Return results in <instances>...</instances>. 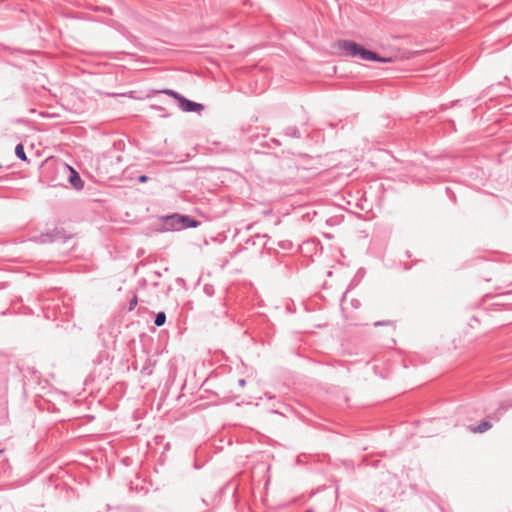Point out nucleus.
<instances>
[{
    "label": "nucleus",
    "instance_id": "obj_1",
    "mask_svg": "<svg viewBox=\"0 0 512 512\" xmlns=\"http://www.w3.org/2000/svg\"><path fill=\"white\" fill-rule=\"evenodd\" d=\"M337 47L342 55L358 57L362 46L351 40H340L337 43Z\"/></svg>",
    "mask_w": 512,
    "mask_h": 512
},
{
    "label": "nucleus",
    "instance_id": "obj_2",
    "mask_svg": "<svg viewBox=\"0 0 512 512\" xmlns=\"http://www.w3.org/2000/svg\"><path fill=\"white\" fill-rule=\"evenodd\" d=\"M169 219L177 220L178 224H173L174 230H181V229H185V228H196L200 224L199 221H197L196 219L191 218L190 216H187V215L175 214V215L170 216Z\"/></svg>",
    "mask_w": 512,
    "mask_h": 512
},
{
    "label": "nucleus",
    "instance_id": "obj_3",
    "mask_svg": "<svg viewBox=\"0 0 512 512\" xmlns=\"http://www.w3.org/2000/svg\"><path fill=\"white\" fill-rule=\"evenodd\" d=\"M179 107L184 112H200L204 109V106L201 103H197L186 99L184 96L179 100Z\"/></svg>",
    "mask_w": 512,
    "mask_h": 512
},
{
    "label": "nucleus",
    "instance_id": "obj_4",
    "mask_svg": "<svg viewBox=\"0 0 512 512\" xmlns=\"http://www.w3.org/2000/svg\"><path fill=\"white\" fill-rule=\"evenodd\" d=\"M66 237L64 236V232L59 229H54L50 233L41 234L39 237V241L41 243H52L55 241L62 240L63 242L66 241Z\"/></svg>",
    "mask_w": 512,
    "mask_h": 512
},
{
    "label": "nucleus",
    "instance_id": "obj_5",
    "mask_svg": "<svg viewBox=\"0 0 512 512\" xmlns=\"http://www.w3.org/2000/svg\"><path fill=\"white\" fill-rule=\"evenodd\" d=\"M68 169H69V177H68V180H69V183L76 189V190H82L83 187H84V182L82 181L79 173L73 169L72 167L70 166H67Z\"/></svg>",
    "mask_w": 512,
    "mask_h": 512
},
{
    "label": "nucleus",
    "instance_id": "obj_6",
    "mask_svg": "<svg viewBox=\"0 0 512 512\" xmlns=\"http://www.w3.org/2000/svg\"><path fill=\"white\" fill-rule=\"evenodd\" d=\"M492 427V424L489 421H482L478 425L471 428L473 433H484L488 431Z\"/></svg>",
    "mask_w": 512,
    "mask_h": 512
},
{
    "label": "nucleus",
    "instance_id": "obj_7",
    "mask_svg": "<svg viewBox=\"0 0 512 512\" xmlns=\"http://www.w3.org/2000/svg\"><path fill=\"white\" fill-rule=\"evenodd\" d=\"M284 134L288 137L297 138V139L301 137V133L296 126H289V127L285 128Z\"/></svg>",
    "mask_w": 512,
    "mask_h": 512
},
{
    "label": "nucleus",
    "instance_id": "obj_8",
    "mask_svg": "<svg viewBox=\"0 0 512 512\" xmlns=\"http://www.w3.org/2000/svg\"><path fill=\"white\" fill-rule=\"evenodd\" d=\"M15 154H16V156L20 160H22V161H26L27 160V156H26V153H25V150H24V146L22 144L16 145V147H15Z\"/></svg>",
    "mask_w": 512,
    "mask_h": 512
},
{
    "label": "nucleus",
    "instance_id": "obj_9",
    "mask_svg": "<svg viewBox=\"0 0 512 512\" xmlns=\"http://www.w3.org/2000/svg\"><path fill=\"white\" fill-rule=\"evenodd\" d=\"M165 322H166V314L164 312H158L155 316L154 324L157 327H161L165 324Z\"/></svg>",
    "mask_w": 512,
    "mask_h": 512
},
{
    "label": "nucleus",
    "instance_id": "obj_10",
    "mask_svg": "<svg viewBox=\"0 0 512 512\" xmlns=\"http://www.w3.org/2000/svg\"><path fill=\"white\" fill-rule=\"evenodd\" d=\"M368 60L367 61H376V62H386L387 60L385 58H382L377 53L369 50L368 52Z\"/></svg>",
    "mask_w": 512,
    "mask_h": 512
},
{
    "label": "nucleus",
    "instance_id": "obj_11",
    "mask_svg": "<svg viewBox=\"0 0 512 512\" xmlns=\"http://www.w3.org/2000/svg\"><path fill=\"white\" fill-rule=\"evenodd\" d=\"M162 93L166 94V95H169L171 97H173L174 99H176L178 102L179 100L181 99L182 95L179 94L178 92L172 90V89H163L161 91Z\"/></svg>",
    "mask_w": 512,
    "mask_h": 512
},
{
    "label": "nucleus",
    "instance_id": "obj_12",
    "mask_svg": "<svg viewBox=\"0 0 512 512\" xmlns=\"http://www.w3.org/2000/svg\"><path fill=\"white\" fill-rule=\"evenodd\" d=\"M368 52H369V50H368V49H365V48L362 46V47H361V49H360V52H359V55H358V57H357V58H360V59H362V60L367 61V60H368V55H367V54H368Z\"/></svg>",
    "mask_w": 512,
    "mask_h": 512
},
{
    "label": "nucleus",
    "instance_id": "obj_13",
    "mask_svg": "<svg viewBox=\"0 0 512 512\" xmlns=\"http://www.w3.org/2000/svg\"><path fill=\"white\" fill-rule=\"evenodd\" d=\"M137 303H138V299H137V296L134 295L130 301H129V311H132L136 306H137Z\"/></svg>",
    "mask_w": 512,
    "mask_h": 512
},
{
    "label": "nucleus",
    "instance_id": "obj_14",
    "mask_svg": "<svg viewBox=\"0 0 512 512\" xmlns=\"http://www.w3.org/2000/svg\"><path fill=\"white\" fill-rule=\"evenodd\" d=\"M173 224H178L177 223V220H171L169 219V217L167 218V225H169L173 230H174V225Z\"/></svg>",
    "mask_w": 512,
    "mask_h": 512
},
{
    "label": "nucleus",
    "instance_id": "obj_15",
    "mask_svg": "<svg viewBox=\"0 0 512 512\" xmlns=\"http://www.w3.org/2000/svg\"><path fill=\"white\" fill-rule=\"evenodd\" d=\"M148 180V177L146 175H141L139 177V182L144 183Z\"/></svg>",
    "mask_w": 512,
    "mask_h": 512
},
{
    "label": "nucleus",
    "instance_id": "obj_16",
    "mask_svg": "<svg viewBox=\"0 0 512 512\" xmlns=\"http://www.w3.org/2000/svg\"><path fill=\"white\" fill-rule=\"evenodd\" d=\"M204 291H205V293H206V294H208V295H212V289H211V288H209V287L205 286V287H204Z\"/></svg>",
    "mask_w": 512,
    "mask_h": 512
},
{
    "label": "nucleus",
    "instance_id": "obj_17",
    "mask_svg": "<svg viewBox=\"0 0 512 512\" xmlns=\"http://www.w3.org/2000/svg\"><path fill=\"white\" fill-rule=\"evenodd\" d=\"M238 383H239V385H240L241 387H243V386H245L246 381H245V379H240Z\"/></svg>",
    "mask_w": 512,
    "mask_h": 512
},
{
    "label": "nucleus",
    "instance_id": "obj_18",
    "mask_svg": "<svg viewBox=\"0 0 512 512\" xmlns=\"http://www.w3.org/2000/svg\"><path fill=\"white\" fill-rule=\"evenodd\" d=\"M390 322H375V326H379V325H384V324H389Z\"/></svg>",
    "mask_w": 512,
    "mask_h": 512
},
{
    "label": "nucleus",
    "instance_id": "obj_19",
    "mask_svg": "<svg viewBox=\"0 0 512 512\" xmlns=\"http://www.w3.org/2000/svg\"><path fill=\"white\" fill-rule=\"evenodd\" d=\"M451 199H452L453 201H455V199H456V198H455V195H454V194H452Z\"/></svg>",
    "mask_w": 512,
    "mask_h": 512
}]
</instances>
